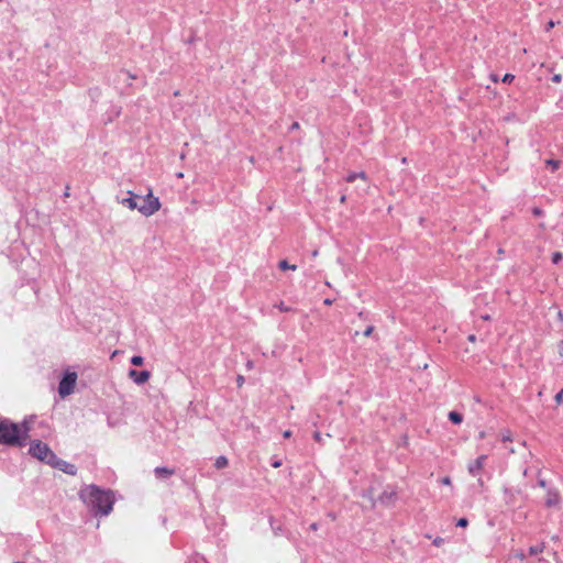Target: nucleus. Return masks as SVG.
<instances>
[{"instance_id": "1", "label": "nucleus", "mask_w": 563, "mask_h": 563, "mask_svg": "<svg viewBox=\"0 0 563 563\" xmlns=\"http://www.w3.org/2000/svg\"><path fill=\"white\" fill-rule=\"evenodd\" d=\"M80 497L85 503L91 504L103 516L112 511L114 497L109 490H101L99 487L90 485L80 492Z\"/></svg>"}, {"instance_id": "2", "label": "nucleus", "mask_w": 563, "mask_h": 563, "mask_svg": "<svg viewBox=\"0 0 563 563\" xmlns=\"http://www.w3.org/2000/svg\"><path fill=\"white\" fill-rule=\"evenodd\" d=\"M29 437V427L0 418V444L23 446Z\"/></svg>"}, {"instance_id": "3", "label": "nucleus", "mask_w": 563, "mask_h": 563, "mask_svg": "<svg viewBox=\"0 0 563 563\" xmlns=\"http://www.w3.org/2000/svg\"><path fill=\"white\" fill-rule=\"evenodd\" d=\"M29 452L33 457L47 464H51L55 461V453L48 448L46 443L40 440L31 442Z\"/></svg>"}, {"instance_id": "4", "label": "nucleus", "mask_w": 563, "mask_h": 563, "mask_svg": "<svg viewBox=\"0 0 563 563\" xmlns=\"http://www.w3.org/2000/svg\"><path fill=\"white\" fill-rule=\"evenodd\" d=\"M159 209V199L153 195L152 190H150L148 194L144 197L143 203L140 205L139 211L145 217H151Z\"/></svg>"}, {"instance_id": "5", "label": "nucleus", "mask_w": 563, "mask_h": 563, "mask_svg": "<svg viewBox=\"0 0 563 563\" xmlns=\"http://www.w3.org/2000/svg\"><path fill=\"white\" fill-rule=\"evenodd\" d=\"M77 382V374L75 372L67 373L59 382L58 394L62 398H65L74 393Z\"/></svg>"}, {"instance_id": "6", "label": "nucleus", "mask_w": 563, "mask_h": 563, "mask_svg": "<svg viewBox=\"0 0 563 563\" xmlns=\"http://www.w3.org/2000/svg\"><path fill=\"white\" fill-rule=\"evenodd\" d=\"M486 460H487V455H485V454L479 455L476 460H474L473 462H471L468 464V466H467L468 473L473 476L479 475V473L482 472V470L485 466Z\"/></svg>"}, {"instance_id": "7", "label": "nucleus", "mask_w": 563, "mask_h": 563, "mask_svg": "<svg viewBox=\"0 0 563 563\" xmlns=\"http://www.w3.org/2000/svg\"><path fill=\"white\" fill-rule=\"evenodd\" d=\"M51 465H53L54 467H57L59 468L60 471L67 473V474H70V475H75L76 472H77V468L74 464H70L68 462H65L63 460H59L57 459V456L55 455V461L51 463Z\"/></svg>"}, {"instance_id": "8", "label": "nucleus", "mask_w": 563, "mask_h": 563, "mask_svg": "<svg viewBox=\"0 0 563 563\" xmlns=\"http://www.w3.org/2000/svg\"><path fill=\"white\" fill-rule=\"evenodd\" d=\"M129 377L132 378L135 384L141 385L150 379L151 373L148 371L137 372L135 369H131L129 372Z\"/></svg>"}, {"instance_id": "9", "label": "nucleus", "mask_w": 563, "mask_h": 563, "mask_svg": "<svg viewBox=\"0 0 563 563\" xmlns=\"http://www.w3.org/2000/svg\"><path fill=\"white\" fill-rule=\"evenodd\" d=\"M560 504V495L558 493L549 492L545 499L547 507H556Z\"/></svg>"}, {"instance_id": "10", "label": "nucleus", "mask_w": 563, "mask_h": 563, "mask_svg": "<svg viewBox=\"0 0 563 563\" xmlns=\"http://www.w3.org/2000/svg\"><path fill=\"white\" fill-rule=\"evenodd\" d=\"M155 475L161 478H166L175 474V470L168 467H156Z\"/></svg>"}, {"instance_id": "11", "label": "nucleus", "mask_w": 563, "mask_h": 563, "mask_svg": "<svg viewBox=\"0 0 563 563\" xmlns=\"http://www.w3.org/2000/svg\"><path fill=\"white\" fill-rule=\"evenodd\" d=\"M396 499V492L394 490H390V492H384L380 496H379V500L380 503L383 504H391L394 500Z\"/></svg>"}, {"instance_id": "12", "label": "nucleus", "mask_w": 563, "mask_h": 563, "mask_svg": "<svg viewBox=\"0 0 563 563\" xmlns=\"http://www.w3.org/2000/svg\"><path fill=\"white\" fill-rule=\"evenodd\" d=\"M356 179H362V180H366L367 179V176L364 172H360V173H350L345 180L347 183H353L355 181Z\"/></svg>"}, {"instance_id": "13", "label": "nucleus", "mask_w": 563, "mask_h": 563, "mask_svg": "<svg viewBox=\"0 0 563 563\" xmlns=\"http://www.w3.org/2000/svg\"><path fill=\"white\" fill-rule=\"evenodd\" d=\"M122 203H123L124 206H126L130 210H135V209H137V210H139V207H140V206L136 203V201H135V197H134L133 195H132L131 197H129V198H124V199L122 200Z\"/></svg>"}, {"instance_id": "14", "label": "nucleus", "mask_w": 563, "mask_h": 563, "mask_svg": "<svg viewBox=\"0 0 563 563\" xmlns=\"http://www.w3.org/2000/svg\"><path fill=\"white\" fill-rule=\"evenodd\" d=\"M228 465H229V460L223 455L218 456L214 461V467L218 470L224 468Z\"/></svg>"}, {"instance_id": "15", "label": "nucleus", "mask_w": 563, "mask_h": 563, "mask_svg": "<svg viewBox=\"0 0 563 563\" xmlns=\"http://www.w3.org/2000/svg\"><path fill=\"white\" fill-rule=\"evenodd\" d=\"M449 419L455 424H460L463 421V416L456 411L449 412Z\"/></svg>"}, {"instance_id": "16", "label": "nucleus", "mask_w": 563, "mask_h": 563, "mask_svg": "<svg viewBox=\"0 0 563 563\" xmlns=\"http://www.w3.org/2000/svg\"><path fill=\"white\" fill-rule=\"evenodd\" d=\"M545 549V545L544 543H541V544H538V545H532L529 548V554L530 555H537V554H540L544 551Z\"/></svg>"}, {"instance_id": "17", "label": "nucleus", "mask_w": 563, "mask_h": 563, "mask_svg": "<svg viewBox=\"0 0 563 563\" xmlns=\"http://www.w3.org/2000/svg\"><path fill=\"white\" fill-rule=\"evenodd\" d=\"M278 267L282 269V271H287V269H291V271H296L297 269V266L296 265H291L289 264L286 260H283L278 263Z\"/></svg>"}, {"instance_id": "18", "label": "nucleus", "mask_w": 563, "mask_h": 563, "mask_svg": "<svg viewBox=\"0 0 563 563\" xmlns=\"http://www.w3.org/2000/svg\"><path fill=\"white\" fill-rule=\"evenodd\" d=\"M547 166H549L553 172L559 169L560 167V161L556 159H548L545 161Z\"/></svg>"}, {"instance_id": "19", "label": "nucleus", "mask_w": 563, "mask_h": 563, "mask_svg": "<svg viewBox=\"0 0 563 563\" xmlns=\"http://www.w3.org/2000/svg\"><path fill=\"white\" fill-rule=\"evenodd\" d=\"M131 363L134 365V366H141L143 364V357L140 356V355H135L131 358Z\"/></svg>"}, {"instance_id": "20", "label": "nucleus", "mask_w": 563, "mask_h": 563, "mask_svg": "<svg viewBox=\"0 0 563 563\" xmlns=\"http://www.w3.org/2000/svg\"><path fill=\"white\" fill-rule=\"evenodd\" d=\"M275 307H276V308H278V309H279V311H282V312H288V311H290V307L286 306V305L284 303V301H280V302H279V303H277Z\"/></svg>"}, {"instance_id": "21", "label": "nucleus", "mask_w": 563, "mask_h": 563, "mask_svg": "<svg viewBox=\"0 0 563 563\" xmlns=\"http://www.w3.org/2000/svg\"><path fill=\"white\" fill-rule=\"evenodd\" d=\"M563 258V254L561 252H555L552 255V262L558 264Z\"/></svg>"}, {"instance_id": "22", "label": "nucleus", "mask_w": 563, "mask_h": 563, "mask_svg": "<svg viewBox=\"0 0 563 563\" xmlns=\"http://www.w3.org/2000/svg\"><path fill=\"white\" fill-rule=\"evenodd\" d=\"M515 79V76L512 74H506L501 81L505 82V84H511Z\"/></svg>"}, {"instance_id": "23", "label": "nucleus", "mask_w": 563, "mask_h": 563, "mask_svg": "<svg viewBox=\"0 0 563 563\" xmlns=\"http://www.w3.org/2000/svg\"><path fill=\"white\" fill-rule=\"evenodd\" d=\"M456 526L461 528H466L468 526V520L466 518H460L456 521Z\"/></svg>"}, {"instance_id": "24", "label": "nucleus", "mask_w": 563, "mask_h": 563, "mask_svg": "<svg viewBox=\"0 0 563 563\" xmlns=\"http://www.w3.org/2000/svg\"><path fill=\"white\" fill-rule=\"evenodd\" d=\"M514 556L518 559L519 561L523 562L526 560V555L522 551L515 552Z\"/></svg>"}, {"instance_id": "25", "label": "nucleus", "mask_w": 563, "mask_h": 563, "mask_svg": "<svg viewBox=\"0 0 563 563\" xmlns=\"http://www.w3.org/2000/svg\"><path fill=\"white\" fill-rule=\"evenodd\" d=\"M555 401L558 405H561L563 404V390L559 391L556 395H555Z\"/></svg>"}, {"instance_id": "26", "label": "nucleus", "mask_w": 563, "mask_h": 563, "mask_svg": "<svg viewBox=\"0 0 563 563\" xmlns=\"http://www.w3.org/2000/svg\"><path fill=\"white\" fill-rule=\"evenodd\" d=\"M432 543L435 545V547H441L443 543H444V539L441 538V537H437Z\"/></svg>"}, {"instance_id": "27", "label": "nucleus", "mask_w": 563, "mask_h": 563, "mask_svg": "<svg viewBox=\"0 0 563 563\" xmlns=\"http://www.w3.org/2000/svg\"><path fill=\"white\" fill-rule=\"evenodd\" d=\"M373 332H374V327H373V325H369V327H367V328L365 329V331H364V333H363V334H364V336H369V335H372V333H373Z\"/></svg>"}, {"instance_id": "28", "label": "nucleus", "mask_w": 563, "mask_h": 563, "mask_svg": "<svg viewBox=\"0 0 563 563\" xmlns=\"http://www.w3.org/2000/svg\"><path fill=\"white\" fill-rule=\"evenodd\" d=\"M501 440H503L504 442H506V441H511V440H512V438H511V433H510V431H507L506 433H504V434H503Z\"/></svg>"}, {"instance_id": "29", "label": "nucleus", "mask_w": 563, "mask_h": 563, "mask_svg": "<svg viewBox=\"0 0 563 563\" xmlns=\"http://www.w3.org/2000/svg\"><path fill=\"white\" fill-rule=\"evenodd\" d=\"M441 483L443 485L450 486L452 484V481L449 476H445V477L441 478Z\"/></svg>"}, {"instance_id": "30", "label": "nucleus", "mask_w": 563, "mask_h": 563, "mask_svg": "<svg viewBox=\"0 0 563 563\" xmlns=\"http://www.w3.org/2000/svg\"><path fill=\"white\" fill-rule=\"evenodd\" d=\"M562 80V76L560 74H556L552 77V81L555 84H560Z\"/></svg>"}, {"instance_id": "31", "label": "nucleus", "mask_w": 563, "mask_h": 563, "mask_svg": "<svg viewBox=\"0 0 563 563\" xmlns=\"http://www.w3.org/2000/svg\"><path fill=\"white\" fill-rule=\"evenodd\" d=\"M559 354L563 356V341L558 344Z\"/></svg>"}, {"instance_id": "32", "label": "nucleus", "mask_w": 563, "mask_h": 563, "mask_svg": "<svg viewBox=\"0 0 563 563\" xmlns=\"http://www.w3.org/2000/svg\"><path fill=\"white\" fill-rule=\"evenodd\" d=\"M533 214H534V216H541V214H542V210H541V209H539V208H534V209H533Z\"/></svg>"}, {"instance_id": "33", "label": "nucleus", "mask_w": 563, "mask_h": 563, "mask_svg": "<svg viewBox=\"0 0 563 563\" xmlns=\"http://www.w3.org/2000/svg\"><path fill=\"white\" fill-rule=\"evenodd\" d=\"M467 340L472 343H474L476 341V335L475 334H470Z\"/></svg>"}, {"instance_id": "34", "label": "nucleus", "mask_w": 563, "mask_h": 563, "mask_svg": "<svg viewBox=\"0 0 563 563\" xmlns=\"http://www.w3.org/2000/svg\"><path fill=\"white\" fill-rule=\"evenodd\" d=\"M555 23L553 21H550L547 25V31H550L552 27H554Z\"/></svg>"}, {"instance_id": "35", "label": "nucleus", "mask_w": 563, "mask_h": 563, "mask_svg": "<svg viewBox=\"0 0 563 563\" xmlns=\"http://www.w3.org/2000/svg\"><path fill=\"white\" fill-rule=\"evenodd\" d=\"M323 303L327 305V306H331L333 303V300L330 299V298H327L323 300Z\"/></svg>"}, {"instance_id": "36", "label": "nucleus", "mask_w": 563, "mask_h": 563, "mask_svg": "<svg viewBox=\"0 0 563 563\" xmlns=\"http://www.w3.org/2000/svg\"><path fill=\"white\" fill-rule=\"evenodd\" d=\"M284 438H290L291 437V431L290 430H286L284 433H283Z\"/></svg>"}, {"instance_id": "37", "label": "nucleus", "mask_w": 563, "mask_h": 563, "mask_svg": "<svg viewBox=\"0 0 563 563\" xmlns=\"http://www.w3.org/2000/svg\"><path fill=\"white\" fill-rule=\"evenodd\" d=\"M297 129H299V123L298 122H294L291 124V130H297Z\"/></svg>"}, {"instance_id": "38", "label": "nucleus", "mask_w": 563, "mask_h": 563, "mask_svg": "<svg viewBox=\"0 0 563 563\" xmlns=\"http://www.w3.org/2000/svg\"><path fill=\"white\" fill-rule=\"evenodd\" d=\"M486 437V432L485 431H479L478 432V438L479 439H484Z\"/></svg>"}, {"instance_id": "39", "label": "nucleus", "mask_w": 563, "mask_h": 563, "mask_svg": "<svg viewBox=\"0 0 563 563\" xmlns=\"http://www.w3.org/2000/svg\"><path fill=\"white\" fill-rule=\"evenodd\" d=\"M490 79L494 81V82H497L498 81V77L497 75H490Z\"/></svg>"}, {"instance_id": "40", "label": "nucleus", "mask_w": 563, "mask_h": 563, "mask_svg": "<svg viewBox=\"0 0 563 563\" xmlns=\"http://www.w3.org/2000/svg\"><path fill=\"white\" fill-rule=\"evenodd\" d=\"M314 439H316L317 441H321V435H320V433H319V432H316V433H314Z\"/></svg>"}, {"instance_id": "41", "label": "nucleus", "mask_w": 563, "mask_h": 563, "mask_svg": "<svg viewBox=\"0 0 563 563\" xmlns=\"http://www.w3.org/2000/svg\"><path fill=\"white\" fill-rule=\"evenodd\" d=\"M282 465V463L279 461H276L273 463V467L277 468Z\"/></svg>"}, {"instance_id": "42", "label": "nucleus", "mask_w": 563, "mask_h": 563, "mask_svg": "<svg viewBox=\"0 0 563 563\" xmlns=\"http://www.w3.org/2000/svg\"><path fill=\"white\" fill-rule=\"evenodd\" d=\"M345 201H346V197H345L344 195H343V196H341V198H340V202H341V203H344Z\"/></svg>"}, {"instance_id": "43", "label": "nucleus", "mask_w": 563, "mask_h": 563, "mask_svg": "<svg viewBox=\"0 0 563 563\" xmlns=\"http://www.w3.org/2000/svg\"><path fill=\"white\" fill-rule=\"evenodd\" d=\"M498 254H504V250H503V249H499V250H498Z\"/></svg>"}, {"instance_id": "44", "label": "nucleus", "mask_w": 563, "mask_h": 563, "mask_svg": "<svg viewBox=\"0 0 563 563\" xmlns=\"http://www.w3.org/2000/svg\"><path fill=\"white\" fill-rule=\"evenodd\" d=\"M242 382H243V377H242V376H240V377H239V383L241 384Z\"/></svg>"}, {"instance_id": "45", "label": "nucleus", "mask_w": 563, "mask_h": 563, "mask_svg": "<svg viewBox=\"0 0 563 563\" xmlns=\"http://www.w3.org/2000/svg\"><path fill=\"white\" fill-rule=\"evenodd\" d=\"M484 320H488L489 319V316H484L483 317Z\"/></svg>"}]
</instances>
